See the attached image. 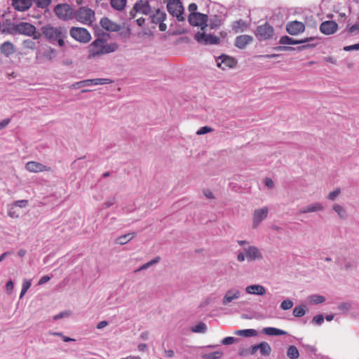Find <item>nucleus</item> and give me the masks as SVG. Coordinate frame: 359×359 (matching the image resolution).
<instances>
[{
    "instance_id": "3",
    "label": "nucleus",
    "mask_w": 359,
    "mask_h": 359,
    "mask_svg": "<svg viewBox=\"0 0 359 359\" xmlns=\"http://www.w3.org/2000/svg\"><path fill=\"white\" fill-rule=\"evenodd\" d=\"M74 18L83 24L90 25L95 20V13L90 8L81 7L74 13Z\"/></svg>"
},
{
    "instance_id": "21",
    "label": "nucleus",
    "mask_w": 359,
    "mask_h": 359,
    "mask_svg": "<svg viewBox=\"0 0 359 359\" xmlns=\"http://www.w3.org/2000/svg\"><path fill=\"white\" fill-rule=\"evenodd\" d=\"M219 58L222 59V61L220 63H218L217 66L222 69L233 68L236 64V60L229 56L222 55Z\"/></svg>"
},
{
    "instance_id": "31",
    "label": "nucleus",
    "mask_w": 359,
    "mask_h": 359,
    "mask_svg": "<svg viewBox=\"0 0 359 359\" xmlns=\"http://www.w3.org/2000/svg\"><path fill=\"white\" fill-rule=\"evenodd\" d=\"M333 210L338 215L339 217L345 219L347 217V212L346 209L339 204H334L332 206Z\"/></svg>"
},
{
    "instance_id": "18",
    "label": "nucleus",
    "mask_w": 359,
    "mask_h": 359,
    "mask_svg": "<svg viewBox=\"0 0 359 359\" xmlns=\"http://www.w3.org/2000/svg\"><path fill=\"white\" fill-rule=\"evenodd\" d=\"M253 41V37L244 34L238 36L235 39V46L239 49H244Z\"/></svg>"
},
{
    "instance_id": "64",
    "label": "nucleus",
    "mask_w": 359,
    "mask_h": 359,
    "mask_svg": "<svg viewBox=\"0 0 359 359\" xmlns=\"http://www.w3.org/2000/svg\"><path fill=\"white\" fill-rule=\"evenodd\" d=\"M108 325V322L106 320L100 321L96 326L97 329L100 330L105 327Z\"/></svg>"
},
{
    "instance_id": "56",
    "label": "nucleus",
    "mask_w": 359,
    "mask_h": 359,
    "mask_svg": "<svg viewBox=\"0 0 359 359\" xmlns=\"http://www.w3.org/2000/svg\"><path fill=\"white\" fill-rule=\"evenodd\" d=\"M14 284L12 280H9L7 282L6 285V289L8 293H11L13 290Z\"/></svg>"
},
{
    "instance_id": "51",
    "label": "nucleus",
    "mask_w": 359,
    "mask_h": 359,
    "mask_svg": "<svg viewBox=\"0 0 359 359\" xmlns=\"http://www.w3.org/2000/svg\"><path fill=\"white\" fill-rule=\"evenodd\" d=\"M212 131V128H210V127H208V126H203L202 128H201L197 132H196V134L198 135H204V134H206L208 133H210Z\"/></svg>"
},
{
    "instance_id": "45",
    "label": "nucleus",
    "mask_w": 359,
    "mask_h": 359,
    "mask_svg": "<svg viewBox=\"0 0 359 359\" xmlns=\"http://www.w3.org/2000/svg\"><path fill=\"white\" fill-rule=\"evenodd\" d=\"M209 26L212 29L219 28L221 26V20L215 16L210 20Z\"/></svg>"
},
{
    "instance_id": "23",
    "label": "nucleus",
    "mask_w": 359,
    "mask_h": 359,
    "mask_svg": "<svg viewBox=\"0 0 359 359\" xmlns=\"http://www.w3.org/2000/svg\"><path fill=\"white\" fill-rule=\"evenodd\" d=\"M245 292L250 294L264 295L266 288L261 285H250L245 287Z\"/></svg>"
},
{
    "instance_id": "58",
    "label": "nucleus",
    "mask_w": 359,
    "mask_h": 359,
    "mask_svg": "<svg viewBox=\"0 0 359 359\" xmlns=\"http://www.w3.org/2000/svg\"><path fill=\"white\" fill-rule=\"evenodd\" d=\"M50 280V277L49 276H43L40 278L38 284L39 285H43L46 283L48 282Z\"/></svg>"
},
{
    "instance_id": "20",
    "label": "nucleus",
    "mask_w": 359,
    "mask_h": 359,
    "mask_svg": "<svg viewBox=\"0 0 359 359\" xmlns=\"http://www.w3.org/2000/svg\"><path fill=\"white\" fill-rule=\"evenodd\" d=\"M100 25L103 29L110 32H117L121 29L120 25L110 20L107 18H103L100 20Z\"/></svg>"
},
{
    "instance_id": "8",
    "label": "nucleus",
    "mask_w": 359,
    "mask_h": 359,
    "mask_svg": "<svg viewBox=\"0 0 359 359\" xmlns=\"http://www.w3.org/2000/svg\"><path fill=\"white\" fill-rule=\"evenodd\" d=\"M273 28L268 22L259 25L255 32V35L259 41L269 39L273 34Z\"/></svg>"
},
{
    "instance_id": "25",
    "label": "nucleus",
    "mask_w": 359,
    "mask_h": 359,
    "mask_svg": "<svg viewBox=\"0 0 359 359\" xmlns=\"http://www.w3.org/2000/svg\"><path fill=\"white\" fill-rule=\"evenodd\" d=\"M0 50L3 55L8 57L15 52L14 45L11 42L6 41L1 45Z\"/></svg>"
},
{
    "instance_id": "33",
    "label": "nucleus",
    "mask_w": 359,
    "mask_h": 359,
    "mask_svg": "<svg viewBox=\"0 0 359 359\" xmlns=\"http://www.w3.org/2000/svg\"><path fill=\"white\" fill-rule=\"evenodd\" d=\"M160 259H161L160 257H156L151 261L142 264L139 269L135 270V272H139V271H143V270H145V269L149 268L150 266L158 263L160 262Z\"/></svg>"
},
{
    "instance_id": "61",
    "label": "nucleus",
    "mask_w": 359,
    "mask_h": 359,
    "mask_svg": "<svg viewBox=\"0 0 359 359\" xmlns=\"http://www.w3.org/2000/svg\"><path fill=\"white\" fill-rule=\"evenodd\" d=\"M275 50L287 51V50H294V48L292 47H290V46H278V47L275 48Z\"/></svg>"
},
{
    "instance_id": "47",
    "label": "nucleus",
    "mask_w": 359,
    "mask_h": 359,
    "mask_svg": "<svg viewBox=\"0 0 359 359\" xmlns=\"http://www.w3.org/2000/svg\"><path fill=\"white\" fill-rule=\"evenodd\" d=\"M324 321V316L322 314H318L314 316L312 319V323L320 325Z\"/></svg>"
},
{
    "instance_id": "36",
    "label": "nucleus",
    "mask_w": 359,
    "mask_h": 359,
    "mask_svg": "<svg viewBox=\"0 0 359 359\" xmlns=\"http://www.w3.org/2000/svg\"><path fill=\"white\" fill-rule=\"evenodd\" d=\"M191 330L196 333H205L207 330V326L204 323L201 322L196 325L192 327Z\"/></svg>"
},
{
    "instance_id": "29",
    "label": "nucleus",
    "mask_w": 359,
    "mask_h": 359,
    "mask_svg": "<svg viewBox=\"0 0 359 359\" xmlns=\"http://www.w3.org/2000/svg\"><path fill=\"white\" fill-rule=\"evenodd\" d=\"M234 333L236 335L245 337H255L257 335V330L254 329L238 330H236Z\"/></svg>"
},
{
    "instance_id": "27",
    "label": "nucleus",
    "mask_w": 359,
    "mask_h": 359,
    "mask_svg": "<svg viewBox=\"0 0 359 359\" xmlns=\"http://www.w3.org/2000/svg\"><path fill=\"white\" fill-rule=\"evenodd\" d=\"M247 27V23L243 20L235 21L232 24V29L236 33L242 32L245 30Z\"/></svg>"
},
{
    "instance_id": "60",
    "label": "nucleus",
    "mask_w": 359,
    "mask_h": 359,
    "mask_svg": "<svg viewBox=\"0 0 359 359\" xmlns=\"http://www.w3.org/2000/svg\"><path fill=\"white\" fill-rule=\"evenodd\" d=\"M203 193L204 196L208 198H214L212 192L209 189H204L203 191Z\"/></svg>"
},
{
    "instance_id": "4",
    "label": "nucleus",
    "mask_w": 359,
    "mask_h": 359,
    "mask_svg": "<svg viewBox=\"0 0 359 359\" xmlns=\"http://www.w3.org/2000/svg\"><path fill=\"white\" fill-rule=\"evenodd\" d=\"M13 30L20 34L27 35L29 36H33L34 39H39L40 36V34L35 35L36 27L29 22H22L13 25Z\"/></svg>"
},
{
    "instance_id": "48",
    "label": "nucleus",
    "mask_w": 359,
    "mask_h": 359,
    "mask_svg": "<svg viewBox=\"0 0 359 359\" xmlns=\"http://www.w3.org/2000/svg\"><path fill=\"white\" fill-rule=\"evenodd\" d=\"M340 193H341L340 189L339 188L336 189L334 191L329 193V194L327 196V198L331 201H334L336 199V198L340 194Z\"/></svg>"
},
{
    "instance_id": "7",
    "label": "nucleus",
    "mask_w": 359,
    "mask_h": 359,
    "mask_svg": "<svg viewBox=\"0 0 359 359\" xmlns=\"http://www.w3.org/2000/svg\"><path fill=\"white\" fill-rule=\"evenodd\" d=\"M70 36L75 40L88 43L91 39L90 34L86 28L72 27L69 31Z\"/></svg>"
},
{
    "instance_id": "17",
    "label": "nucleus",
    "mask_w": 359,
    "mask_h": 359,
    "mask_svg": "<svg viewBox=\"0 0 359 359\" xmlns=\"http://www.w3.org/2000/svg\"><path fill=\"white\" fill-rule=\"evenodd\" d=\"M26 169L29 172H39L43 171H50V168L46 165H43L42 163L35 162V161H29L26 164Z\"/></svg>"
},
{
    "instance_id": "59",
    "label": "nucleus",
    "mask_w": 359,
    "mask_h": 359,
    "mask_svg": "<svg viewBox=\"0 0 359 359\" xmlns=\"http://www.w3.org/2000/svg\"><path fill=\"white\" fill-rule=\"evenodd\" d=\"M264 184L269 189L273 188L274 185L273 180L270 178H266L264 180Z\"/></svg>"
},
{
    "instance_id": "26",
    "label": "nucleus",
    "mask_w": 359,
    "mask_h": 359,
    "mask_svg": "<svg viewBox=\"0 0 359 359\" xmlns=\"http://www.w3.org/2000/svg\"><path fill=\"white\" fill-rule=\"evenodd\" d=\"M262 332L264 334L269 335V336H280V335H285L287 333L283 330H280L276 327H264L262 329Z\"/></svg>"
},
{
    "instance_id": "32",
    "label": "nucleus",
    "mask_w": 359,
    "mask_h": 359,
    "mask_svg": "<svg viewBox=\"0 0 359 359\" xmlns=\"http://www.w3.org/2000/svg\"><path fill=\"white\" fill-rule=\"evenodd\" d=\"M259 350L262 355L268 356L271 352V348L270 345L266 342L262 341L259 344Z\"/></svg>"
},
{
    "instance_id": "30",
    "label": "nucleus",
    "mask_w": 359,
    "mask_h": 359,
    "mask_svg": "<svg viewBox=\"0 0 359 359\" xmlns=\"http://www.w3.org/2000/svg\"><path fill=\"white\" fill-rule=\"evenodd\" d=\"M136 236V233L133 232L132 233H127L125 235H123L121 236L118 237L116 239V243L118 245H124L127 243L128 241H130L132 238H133Z\"/></svg>"
},
{
    "instance_id": "40",
    "label": "nucleus",
    "mask_w": 359,
    "mask_h": 359,
    "mask_svg": "<svg viewBox=\"0 0 359 359\" xmlns=\"http://www.w3.org/2000/svg\"><path fill=\"white\" fill-rule=\"evenodd\" d=\"M90 81L92 86L104 85L111 83V80L109 79H93Z\"/></svg>"
},
{
    "instance_id": "14",
    "label": "nucleus",
    "mask_w": 359,
    "mask_h": 359,
    "mask_svg": "<svg viewBox=\"0 0 359 359\" xmlns=\"http://www.w3.org/2000/svg\"><path fill=\"white\" fill-rule=\"evenodd\" d=\"M241 297V292L236 288H231L228 290L223 299L222 304L227 306L233 300L238 299Z\"/></svg>"
},
{
    "instance_id": "35",
    "label": "nucleus",
    "mask_w": 359,
    "mask_h": 359,
    "mask_svg": "<svg viewBox=\"0 0 359 359\" xmlns=\"http://www.w3.org/2000/svg\"><path fill=\"white\" fill-rule=\"evenodd\" d=\"M127 0H111V6L117 11L123 10L126 4Z\"/></svg>"
},
{
    "instance_id": "2",
    "label": "nucleus",
    "mask_w": 359,
    "mask_h": 359,
    "mask_svg": "<svg viewBox=\"0 0 359 359\" xmlns=\"http://www.w3.org/2000/svg\"><path fill=\"white\" fill-rule=\"evenodd\" d=\"M41 30L44 38L50 43L58 44L61 47L65 46V39L67 37V30L65 27L46 25L42 27Z\"/></svg>"
},
{
    "instance_id": "62",
    "label": "nucleus",
    "mask_w": 359,
    "mask_h": 359,
    "mask_svg": "<svg viewBox=\"0 0 359 359\" xmlns=\"http://www.w3.org/2000/svg\"><path fill=\"white\" fill-rule=\"evenodd\" d=\"M259 350V344L252 345L250 349L249 352L251 355L255 354Z\"/></svg>"
},
{
    "instance_id": "41",
    "label": "nucleus",
    "mask_w": 359,
    "mask_h": 359,
    "mask_svg": "<svg viewBox=\"0 0 359 359\" xmlns=\"http://www.w3.org/2000/svg\"><path fill=\"white\" fill-rule=\"evenodd\" d=\"M311 302L318 304L323 303L325 301V299L323 296L318 295V294H313L309 297Z\"/></svg>"
},
{
    "instance_id": "22",
    "label": "nucleus",
    "mask_w": 359,
    "mask_h": 359,
    "mask_svg": "<svg viewBox=\"0 0 359 359\" xmlns=\"http://www.w3.org/2000/svg\"><path fill=\"white\" fill-rule=\"evenodd\" d=\"M323 205L318 202L304 206L299 210V213L305 214L323 210Z\"/></svg>"
},
{
    "instance_id": "10",
    "label": "nucleus",
    "mask_w": 359,
    "mask_h": 359,
    "mask_svg": "<svg viewBox=\"0 0 359 359\" xmlns=\"http://www.w3.org/2000/svg\"><path fill=\"white\" fill-rule=\"evenodd\" d=\"M188 20L191 25L201 27L203 31L208 27V16L205 14L190 13Z\"/></svg>"
},
{
    "instance_id": "34",
    "label": "nucleus",
    "mask_w": 359,
    "mask_h": 359,
    "mask_svg": "<svg viewBox=\"0 0 359 359\" xmlns=\"http://www.w3.org/2000/svg\"><path fill=\"white\" fill-rule=\"evenodd\" d=\"M287 355L290 359H297L299 356V353L297 347L292 345L287 348Z\"/></svg>"
},
{
    "instance_id": "12",
    "label": "nucleus",
    "mask_w": 359,
    "mask_h": 359,
    "mask_svg": "<svg viewBox=\"0 0 359 359\" xmlns=\"http://www.w3.org/2000/svg\"><path fill=\"white\" fill-rule=\"evenodd\" d=\"M245 256L249 262L262 259L263 256L261 251L254 245H250L244 248Z\"/></svg>"
},
{
    "instance_id": "9",
    "label": "nucleus",
    "mask_w": 359,
    "mask_h": 359,
    "mask_svg": "<svg viewBox=\"0 0 359 359\" xmlns=\"http://www.w3.org/2000/svg\"><path fill=\"white\" fill-rule=\"evenodd\" d=\"M195 40L203 45H217L220 43V39L210 34L197 32L194 36Z\"/></svg>"
},
{
    "instance_id": "55",
    "label": "nucleus",
    "mask_w": 359,
    "mask_h": 359,
    "mask_svg": "<svg viewBox=\"0 0 359 359\" xmlns=\"http://www.w3.org/2000/svg\"><path fill=\"white\" fill-rule=\"evenodd\" d=\"M197 8H198V6L195 3L190 4L188 7V9L191 13H198V12H196Z\"/></svg>"
},
{
    "instance_id": "57",
    "label": "nucleus",
    "mask_w": 359,
    "mask_h": 359,
    "mask_svg": "<svg viewBox=\"0 0 359 359\" xmlns=\"http://www.w3.org/2000/svg\"><path fill=\"white\" fill-rule=\"evenodd\" d=\"M11 122L10 118H5L0 122V130L7 127Z\"/></svg>"
},
{
    "instance_id": "15",
    "label": "nucleus",
    "mask_w": 359,
    "mask_h": 359,
    "mask_svg": "<svg viewBox=\"0 0 359 359\" xmlns=\"http://www.w3.org/2000/svg\"><path fill=\"white\" fill-rule=\"evenodd\" d=\"M286 30L291 35H297L305 30V25L302 22L292 21L287 23Z\"/></svg>"
},
{
    "instance_id": "42",
    "label": "nucleus",
    "mask_w": 359,
    "mask_h": 359,
    "mask_svg": "<svg viewBox=\"0 0 359 359\" xmlns=\"http://www.w3.org/2000/svg\"><path fill=\"white\" fill-rule=\"evenodd\" d=\"M90 79L83 80L79 82H76L72 85V88H79L85 86H92Z\"/></svg>"
},
{
    "instance_id": "39",
    "label": "nucleus",
    "mask_w": 359,
    "mask_h": 359,
    "mask_svg": "<svg viewBox=\"0 0 359 359\" xmlns=\"http://www.w3.org/2000/svg\"><path fill=\"white\" fill-rule=\"evenodd\" d=\"M304 307H305L304 306H296L293 309V312H292L293 316L295 317H297V318L304 316L306 313Z\"/></svg>"
},
{
    "instance_id": "37",
    "label": "nucleus",
    "mask_w": 359,
    "mask_h": 359,
    "mask_svg": "<svg viewBox=\"0 0 359 359\" xmlns=\"http://www.w3.org/2000/svg\"><path fill=\"white\" fill-rule=\"evenodd\" d=\"M222 354V352L217 351L212 353H204L202 355V358L203 359H219Z\"/></svg>"
},
{
    "instance_id": "43",
    "label": "nucleus",
    "mask_w": 359,
    "mask_h": 359,
    "mask_svg": "<svg viewBox=\"0 0 359 359\" xmlns=\"http://www.w3.org/2000/svg\"><path fill=\"white\" fill-rule=\"evenodd\" d=\"M55 50L50 47L46 50L43 53V56L49 60H53L55 57Z\"/></svg>"
},
{
    "instance_id": "53",
    "label": "nucleus",
    "mask_w": 359,
    "mask_h": 359,
    "mask_svg": "<svg viewBox=\"0 0 359 359\" xmlns=\"http://www.w3.org/2000/svg\"><path fill=\"white\" fill-rule=\"evenodd\" d=\"M236 339L233 337H227L222 340V344L224 345H230L234 343Z\"/></svg>"
},
{
    "instance_id": "49",
    "label": "nucleus",
    "mask_w": 359,
    "mask_h": 359,
    "mask_svg": "<svg viewBox=\"0 0 359 359\" xmlns=\"http://www.w3.org/2000/svg\"><path fill=\"white\" fill-rule=\"evenodd\" d=\"M8 215L11 218H18L19 217V214L15 210V207L12 205H9Z\"/></svg>"
},
{
    "instance_id": "24",
    "label": "nucleus",
    "mask_w": 359,
    "mask_h": 359,
    "mask_svg": "<svg viewBox=\"0 0 359 359\" xmlns=\"http://www.w3.org/2000/svg\"><path fill=\"white\" fill-rule=\"evenodd\" d=\"M32 4V0H14L13 5L16 10L24 11L29 9Z\"/></svg>"
},
{
    "instance_id": "46",
    "label": "nucleus",
    "mask_w": 359,
    "mask_h": 359,
    "mask_svg": "<svg viewBox=\"0 0 359 359\" xmlns=\"http://www.w3.org/2000/svg\"><path fill=\"white\" fill-rule=\"evenodd\" d=\"M36 5L39 8H46L51 2V0H34Z\"/></svg>"
},
{
    "instance_id": "1",
    "label": "nucleus",
    "mask_w": 359,
    "mask_h": 359,
    "mask_svg": "<svg viewBox=\"0 0 359 359\" xmlns=\"http://www.w3.org/2000/svg\"><path fill=\"white\" fill-rule=\"evenodd\" d=\"M118 49L116 43H108L103 38H97L88 46V59L96 58L103 55L115 52Z\"/></svg>"
},
{
    "instance_id": "19",
    "label": "nucleus",
    "mask_w": 359,
    "mask_h": 359,
    "mask_svg": "<svg viewBox=\"0 0 359 359\" xmlns=\"http://www.w3.org/2000/svg\"><path fill=\"white\" fill-rule=\"evenodd\" d=\"M314 39L313 37H309V38H305L301 40H296L293 38H291L288 36H283L280 37L279 43L280 44H287V45H296V44H301V43H306L311 41H313Z\"/></svg>"
},
{
    "instance_id": "63",
    "label": "nucleus",
    "mask_w": 359,
    "mask_h": 359,
    "mask_svg": "<svg viewBox=\"0 0 359 359\" xmlns=\"http://www.w3.org/2000/svg\"><path fill=\"white\" fill-rule=\"evenodd\" d=\"M115 203V198H113L109 201H107L104 204V208H109Z\"/></svg>"
},
{
    "instance_id": "44",
    "label": "nucleus",
    "mask_w": 359,
    "mask_h": 359,
    "mask_svg": "<svg viewBox=\"0 0 359 359\" xmlns=\"http://www.w3.org/2000/svg\"><path fill=\"white\" fill-rule=\"evenodd\" d=\"M293 302L290 299H285L283 300L281 304H280V308L281 309L283 310H289L290 309L292 306H293Z\"/></svg>"
},
{
    "instance_id": "6",
    "label": "nucleus",
    "mask_w": 359,
    "mask_h": 359,
    "mask_svg": "<svg viewBox=\"0 0 359 359\" xmlns=\"http://www.w3.org/2000/svg\"><path fill=\"white\" fill-rule=\"evenodd\" d=\"M54 12L57 18L63 20H69L74 18V12L67 4L57 5L55 7Z\"/></svg>"
},
{
    "instance_id": "13",
    "label": "nucleus",
    "mask_w": 359,
    "mask_h": 359,
    "mask_svg": "<svg viewBox=\"0 0 359 359\" xmlns=\"http://www.w3.org/2000/svg\"><path fill=\"white\" fill-rule=\"evenodd\" d=\"M320 31L325 35H330L335 33L338 29V25L334 21L327 20L323 22L320 25Z\"/></svg>"
},
{
    "instance_id": "5",
    "label": "nucleus",
    "mask_w": 359,
    "mask_h": 359,
    "mask_svg": "<svg viewBox=\"0 0 359 359\" xmlns=\"http://www.w3.org/2000/svg\"><path fill=\"white\" fill-rule=\"evenodd\" d=\"M168 11L172 16H175L179 22L184 20L183 16L184 8L179 0H169L167 4Z\"/></svg>"
},
{
    "instance_id": "11",
    "label": "nucleus",
    "mask_w": 359,
    "mask_h": 359,
    "mask_svg": "<svg viewBox=\"0 0 359 359\" xmlns=\"http://www.w3.org/2000/svg\"><path fill=\"white\" fill-rule=\"evenodd\" d=\"M269 214V208L263 207L262 208L256 209L253 214L252 227L257 228L259 224L265 219Z\"/></svg>"
},
{
    "instance_id": "54",
    "label": "nucleus",
    "mask_w": 359,
    "mask_h": 359,
    "mask_svg": "<svg viewBox=\"0 0 359 359\" xmlns=\"http://www.w3.org/2000/svg\"><path fill=\"white\" fill-rule=\"evenodd\" d=\"M348 32L351 34H359V24H355L348 28Z\"/></svg>"
},
{
    "instance_id": "52",
    "label": "nucleus",
    "mask_w": 359,
    "mask_h": 359,
    "mask_svg": "<svg viewBox=\"0 0 359 359\" xmlns=\"http://www.w3.org/2000/svg\"><path fill=\"white\" fill-rule=\"evenodd\" d=\"M344 51H351V50H359V43H355L351 46H346L343 48Z\"/></svg>"
},
{
    "instance_id": "38",
    "label": "nucleus",
    "mask_w": 359,
    "mask_h": 359,
    "mask_svg": "<svg viewBox=\"0 0 359 359\" xmlns=\"http://www.w3.org/2000/svg\"><path fill=\"white\" fill-rule=\"evenodd\" d=\"M32 285V280L25 279L23 280L22 285V290L20 294V298L22 299L23 296L26 294L29 288Z\"/></svg>"
},
{
    "instance_id": "50",
    "label": "nucleus",
    "mask_w": 359,
    "mask_h": 359,
    "mask_svg": "<svg viewBox=\"0 0 359 359\" xmlns=\"http://www.w3.org/2000/svg\"><path fill=\"white\" fill-rule=\"evenodd\" d=\"M27 204H28L27 200H19V201H15L11 205H13L15 208V207L25 208L27 205Z\"/></svg>"
},
{
    "instance_id": "16",
    "label": "nucleus",
    "mask_w": 359,
    "mask_h": 359,
    "mask_svg": "<svg viewBox=\"0 0 359 359\" xmlns=\"http://www.w3.org/2000/svg\"><path fill=\"white\" fill-rule=\"evenodd\" d=\"M133 10L135 12L148 15L151 11V6L147 0H140L135 4Z\"/></svg>"
},
{
    "instance_id": "28",
    "label": "nucleus",
    "mask_w": 359,
    "mask_h": 359,
    "mask_svg": "<svg viewBox=\"0 0 359 359\" xmlns=\"http://www.w3.org/2000/svg\"><path fill=\"white\" fill-rule=\"evenodd\" d=\"M166 18V14L158 9L153 15L151 16V22L158 24L163 22Z\"/></svg>"
}]
</instances>
